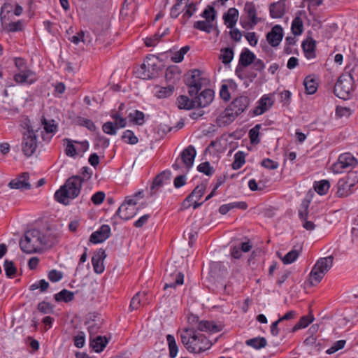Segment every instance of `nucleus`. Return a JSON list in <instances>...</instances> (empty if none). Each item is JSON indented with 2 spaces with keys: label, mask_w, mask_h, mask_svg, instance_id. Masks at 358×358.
Listing matches in <instances>:
<instances>
[{
  "label": "nucleus",
  "mask_w": 358,
  "mask_h": 358,
  "mask_svg": "<svg viewBox=\"0 0 358 358\" xmlns=\"http://www.w3.org/2000/svg\"><path fill=\"white\" fill-rule=\"evenodd\" d=\"M58 242V234L51 230L41 231L32 229L25 232L20 241V247L24 252L31 254L41 252L44 249L50 248Z\"/></svg>",
  "instance_id": "1"
},
{
  "label": "nucleus",
  "mask_w": 358,
  "mask_h": 358,
  "mask_svg": "<svg viewBox=\"0 0 358 358\" xmlns=\"http://www.w3.org/2000/svg\"><path fill=\"white\" fill-rule=\"evenodd\" d=\"M83 184L82 177L73 176L68 178L64 185L56 191L55 199L60 203L68 205L69 200L76 198L80 193Z\"/></svg>",
  "instance_id": "2"
},
{
  "label": "nucleus",
  "mask_w": 358,
  "mask_h": 358,
  "mask_svg": "<svg viewBox=\"0 0 358 358\" xmlns=\"http://www.w3.org/2000/svg\"><path fill=\"white\" fill-rule=\"evenodd\" d=\"M185 332L187 335H181V341L189 352L201 353L211 348V341L196 329H186Z\"/></svg>",
  "instance_id": "3"
},
{
  "label": "nucleus",
  "mask_w": 358,
  "mask_h": 358,
  "mask_svg": "<svg viewBox=\"0 0 358 358\" xmlns=\"http://www.w3.org/2000/svg\"><path fill=\"white\" fill-rule=\"evenodd\" d=\"M356 71H358V67L356 66H347L345 69V71L340 76L334 86V92L336 96L344 100L350 98Z\"/></svg>",
  "instance_id": "4"
},
{
  "label": "nucleus",
  "mask_w": 358,
  "mask_h": 358,
  "mask_svg": "<svg viewBox=\"0 0 358 358\" xmlns=\"http://www.w3.org/2000/svg\"><path fill=\"white\" fill-rule=\"evenodd\" d=\"M334 263L332 255L320 258L313 267L309 275V282L315 286L322 280L325 274L331 269Z\"/></svg>",
  "instance_id": "5"
},
{
  "label": "nucleus",
  "mask_w": 358,
  "mask_h": 358,
  "mask_svg": "<svg viewBox=\"0 0 358 358\" xmlns=\"http://www.w3.org/2000/svg\"><path fill=\"white\" fill-rule=\"evenodd\" d=\"M202 71L199 69H193L185 76V83L188 87V94L193 96L199 93L206 79L202 76Z\"/></svg>",
  "instance_id": "6"
},
{
  "label": "nucleus",
  "mask_w": 358,
  "mask_h": 358,
  "mask_svg": "<svg viewBox=\"0 0 358 358\" xmlns=\"http://www.w3.org/2000/svg\"><path fill=\"white\" fill-rule=\"evenodd\" d=\"M136 76L143 80H149L155 78L158 74L157 65L151 58L146 60L134 71Z\"/></svg>",
  "instance_id": "7"
},
{
  "label": "nucleus",
  "mask_w": 358,
  "mask_h": 358,
  "mask_svg": "<svg viewBox=\"0 0 358 358\" xmlns=\"http://www.w3.org/2000/svg\"><path fill=\"white\" fill-rule=\"evenodd\" d=\"M164 289H175L177 285H182L184 282V275L173 268H166L164 275Z\"/></svg>",
  "instance_id": "8"
},
{
  "label": "nucleus",
  "mask_w": 358,
  "mask_h": 358,
  "mask_svg": "<svg viewBox=\"0 0 358 358\" xmlns=\"http://www.w3.org/2000/svg\"><path fill=\"white\" fill-rule=\"evenodd\" d=\"M358 164L357 159L350 153L339 155L338 161L333 164L332 169L336 173H342L345 169H353Z\"/></svg>",
  "instance_id": "9"
},
{
  "label": "nucleus",
  "mask_w": 358,
  "mask_h": 358,
  "mask_svg": "<svg viewBox=\"0 0 358 358\" xmlns=\"http://www.w3.org/2000/svg\"><path fill=\"white\" fill-rule=\"evenodd\" d=\"M37 148L36 135L33 129L28 127L24 134L22 141V152L27 157L31 156Z\"/></svg>",
  "instance_id": "10"
},
{
  "label": "nucleus",
  "mask_w": 358,
  "mask_h": 358,
  "mask_svg": "<svg viewBox=\"0 0 358 358\" xmlns=\"http://www.w3.org/2000/svg\"><path fill=\"white\" fill-rule=\"evenodd\" d=\"M196 108H204L208 106L213 100L214 91L205 89L199 94L194 95Z\"/></svg>",
  "instance_id": "11"
},
{
  "label": "nucleus",
  "mask_w": 358,
  "mask_h": 358,
  "mask_svg": "<svg viewBox=\"0 0 358 358\" xmlns=\"http://www.w3.org/2000/svg\"><path fill=\"white\" fill-rule=\"evenodd\" d=\"M273 100L269 94H264L257 102V106L250 113L253 116L262 115L269 110L273 105Z\"/></svg>",
  "instance_id": "12"
},
{
  "label": "nucleus",
  "mask_w": 358,
  "mask_h": 358,
  "mask_svg": "<svg viewBox=\"0 0 358 358\" xmlns=\"http://www.w3.org/2000/svg\"><path fill=\"white\" fill-rule=\"evenodd\" d=\"M14 80L19 84H33L37 80L36 74L30 69H24L14 75Z\"/></svg>",
  "instance_id": "13"
},
{
  "label": "nucleus",
  "mask_w": 358,
  "mask_h": 358,
  "mask_svg": "<svg viewBox=\"0 0 358 358\" xmlns=\"http://www.w3.org/2000/svg\"><path fill=\"white\" fill-rule=\"evenodd\" d=\"M171 173L169 170L164 171L159 173L154 179L150 187V195L152 196L157 193L158 189L162 187L171 178Z\"/></svg>",
  "instance_id": "14"
},
{
  "label": "nucleus",
  "mask_w": 358,
  "mask_h": 358,
  "mask_svg": "<svg viewBox=\"0 0 358 358\" xmlns=\"http://www.w3.org/2000/svg\"><path fill=\"white\" fill-rule=\"evenodd\" d=\"M283 38V30L280 25L276 24L266 34V40L272 47L278 46Z\"/></svg>",
  "instance_id": "15"
},
{
  "label": "nucleus",
  "mask_w": 358,
  "mask_h": 358,
  "mask_svg": "<svg viewBox=\"0 0 358 358\" xmlns=\"http://www.w3.org/2000/svg\"><path fill=\"white\" fill-rule=\"evenodd\" d=\"M110 236V227L107 224H103L99 229V230L91 234L90 241L94 244L101 243L109 238Z\"/></svg>",
  "instance_id": "16"
},
{
  "label": "nucleus",
  "mask_w": 358,
  "mask_h": 358,
  "mask_svg": "<svg viewBox=\"0 0 358 358\" xmlns=\"http://www.w3.org/2000/svg\"><path fill=\"white\" fill-rule=\"evenodd\" d=\"M106 257L105 250L99 249L92 257V264L96 273L101 274L104 271L103 259Z\"/></svg>",
  "instance_id": "17"
},
{
  "label": "nucleus",
  "mask_w": 358,
  "mask_h": 358,
  "mask_svg": "<svg viewBox=\"0 0 358 358\" xmlns=\"http://www.w3.org/2000/svg\"><path fill=\"white\" fill-rule=\"evenodd\" d=\"M29 175L28 173H22L18 178L12 180L9 183L8 186L11 189H30L31 187V184L28 182Z\"/></svg>",
  "instance_id": "18"
},
{
  "label": "nucleus",
  "mask_w": 358,
  "mask_h": 358,
  "mask_svg": "<svg viewBox=\"0 0 358 358\" xmlns=\"http://www.w3.org/2000/svg\"><path fill=\"white\" fill-rule=\"evenodd\" d=\"M196 152L194 147L192 145L185 148L180 154L181 161L187 169L192 166Z\"/></svg>",
  "instance_id": "19"
},
{
  "label": "nucleus",
  "mask_w": 358,
  "mask_h": 358,
  "mask_svg": "<svg viewBox=\"0 0 358 358\" xmlns=\"http://www.w3.org/2000/svg\"><path fill=\"white\" fill-rule=\"evenodd\" d=\"M138 211V208L129 206L126 203H122L116 211L115 215L122 220H128L134 217Z\"/></svg>",
  "instance_id": "20"
},
{
  "label": "nucleus",
  "mask_w": 358,
  "mask_h": 358,
  "mask_svg": "<svg viewBox=\"0 0 358 358\" xmlns=\"http://www.w3.org/2000/svg\"><path fill=\"white\" fill-rule=\"evenodd\" d=\"M287 0H279L270 5L269 12L272 18H280L286 12Z\"/></svg>",
  "instance_id": "21"
},
{
  "label": "nucleus",
  "mask_w": 358,
  "mask_h": 358,
  "mask_svg": "<svg viewBox=\"0 0 358 358\" xmlns=\"http://www.w3.org/2000/svg\"><path fill=\"white\" fill-rule=\"evenodd\" d=\"M222 329L223 325L221 324H217L213 321L201 320V322L198 324L196 330L213 334L220 332Z\"/></svg>",
  "instance_id": "22"
},
{
  "label": "nucleus",
  "mask_w": 358,
  "mask_h": 358,
  "mask_svg": "<svg viewBox=\"0 0 358 358\" xmlns=\"http://www.w3.org/2000/svg\"><path fill=\"white\" fill-rule=\"evenodd\" d=\"M236 76L246 83V48L243 49L239 59L238 64L236 69Z\"/></svg>",
  "instance_id": "23"
},
{
  "label": "nucleus",
  "mask_w": 358,
  "mask_h": 358,
  "mask_svg": "<svg viewBox=\"0 0 358 358\" xmlns=\"http://www.w3.org/2000/svg\"><path fill=\"white\" fill-rule=\"evenodd\" d=\"M237 116L229 107H227L217 117V123L220 127L227 125L232 122Z\"/></svg>",
  "instance_id": "24"
},
{
  "label": "nucleus",
  "mask_w": 358,
  "mask_h": 358,
  "mask_svg": "<svg viewBox=\"0 0 358 358\" xmlns=\"http://www.w3.org/2000/svg\"><path fill=\"white\" fill-rule=\"evenodd\" d=\"M262 21L261 17L257 15V10L253 3H248V29H252Z\"/></svg>",
  "instance_id": "25"
},
{
  "label": "nucleus",
  "mask_w": 358,
  "mask_h": 358,
  "mask_svg": "<svg viewBox=\"0 0 358 358\" xmlns=\"http://www.w3.org/2000/svg\"><path fill=\"white\" fill-rule=\"evenodd\" d=\"M228 107L234 112L235 115H239L246 108V96H239L233 100Z\"/></svg>",
  "instance_id": "26"
},
{
  "label": "nucleus",
  "mask_w": 358,
  "mask_h": 358,
  "mask_svg": "<svg viewBox=\"0 0 358 358\" xmlns=\"http://www.w3.org/2000/svg\"><path fill=\"white\" fill-rule=\"evenodd\" d=\"M238 19V11L235 8H230L223 15L224 24L227 27L232 29Z\"/></svg>",
  "instance_id": "27"
},
{
  "label": "nucleus",
  "mask_w": 358,
  "mask_h": 358,
  "mask_svg": "<svg viewBox=\"0 0 358 358\" xmlns=\"http://www.w3.org/2000/svg\"><path fill=\"white\" fill-rule=\"evenodd\" d=\"M41 123L43 125L44 130L47 134H51L53 135L57 131V124L55 123L54 120H48L45 117H43L41 119ZM52 136L46 138L45 135L43 134L42 138L43 141L47 140L48 141H50Z\"/></svg>",
  "instance_id": "28"
},
{
  "label": "nucleus",
  "mask_w": 358,
  "mask_h": 358,
  "mask_svg": "<svg viewBox=\"0 0 358 358\" xmlns=\"http://www.w3.org/2000/svg\"><path fill=\"white\" fill-rule=\"evenodd\" d=\"M190 99L185 95H180L177 98L176 103L179 109L191 110L196 108L194 96Z\"/></svg>",
  "instance_id": "29"
},
{
  "label": "nucleus",
  "mask_w": 358,
  "mask_h": 358,
  "mask_svg": "<svg viewBox=\"0 0 358 358\" xmlns=\"http://www.w3.org/2000/svg\"><path fill=\"white\" fill-rule=\"evenodd\" d=\"M108 341L105 336H98L90 340V348L96 352H102L108 344Z\"/></svg>",
  "instance_id": "30"
},
{
  "label": "nucleus",
  "mask_w": 358,
  "mask_h": 358,
  "mask_svg": "<svg viewBox=\"0 0 358 358\" xmlns=\"http://www.w3.org/2000/svg\"><path fill=\"white\" fill-rule=\"evenodd\" d=\"M352 187L344 178L340 179L337 184L336 195L341 198L346 197L352 193Z\"/></svg>",
  "instance_id": "31"
},
{
  "label": "nucleus",
  "mask_w": 358,
  "mask_h": 358,
  "mask_svg": "<svg viewBox=\"0 0 358 358\" xmlns=\"http://www.w3.org/2000/svg\"><path fill=\"white\" fill-rule=\"evenodd\" d=\"M174 90V86L171 85L168 87L156 86L155 95L158 99L168 98L173 94Z\"/></svg>",
  "instance_id": "32"
},
{
  "label": "nucleus",
  "mask_w": 358,
  "mask_h": 358,
  "mask_svg": "<svg viewBox=\"0 0 358 358\" xmlns=\"http://www.w3.org/2000/svg\"><path fill=\"white\" fill-rule=\"evenodd\" d=\"M316 48L315 41L310 38L302 43V48L304 52L305 56L308 58H313L315 57V50Z\"/></svg>",
  "instance_id": "33"
},
{
  "label": "nucleus",
  "mask_w": 358,
  "mask_h": 358,
  "mask_svg": "<svg viewBox=\"0 0 358 358\" xmlns=\"http://www.w3.org/2000/svg\"><path fill=\"white\" fill-rule=\"evenodd\" d=\"M54 298L57 302L64 301L65 303H69L73 300L74 293L73 292L64 289L58 292L57 294H55L54 295Z\"/></svg>",
  "instance_id": "34"
},
{
  "label": "nucleus",
  "mask_w": 358,
  "mask_h": 358,
  "mask_svg": "<svg viewBox=\"0 0 358 358\" xmlns=\"http://www.w3.org/2000/svg\"><path fill=\"white\" fill-rule=\"evenodd\" d=\"M314 317L310 311L308 315L301 317L299 321L294 326L292 331H295L298 329L307 327L313 321Z\"/></svg>",
  "instance_id": "35"
},
{
  "label": "nucleus",
  "mask_w": 358,
  "mask_h": 358,
  "mask_svg": "<svg viewBox=\"0 0 358 358\" xmlns=\"http://www.w3.org/2000/svg\"><path fill=\"white\" fill-rule=\"evenodd\" d=\"M247 344L255 350H260L267 345V341L264 337L258 336L248 340Z\"/></svg>",
  "instance_id": "36"
},
{
  "label": "nucleus",
  "mask_w": 358,
  "mask_h": 358,
  "mask_svg": "<svg viewBox=\"0 0 358 358\" xmlns=\"http://www.w3.org/2000/svg\"><path fill=\"white\" fill-rule=\"evenodd\" d=\"M146 296L145 292H137L131 299L130 305H129V310L131 311H133L134 310H138L141 304L143 303V299H144Z\"/></svg>",
  "instance_id": "37"
},
{
  "label": "nucleus",
  "mask_w": 358,
  "mask_h": 358,
  "mask_svg": "<svg viewBox=\"0 0 358 358\" xmlns=\"http://www.w3.org/2000/svg\"><path fill=\"white\" fill-rule=\"evenodd\" d=\"M136 8L134 0H124L122 7L120 10L122 15L127 16L133 14Z\"/></svg>",
  "instance_id": "38"
},
{
  "label": "nucleus",
  "mask_w": 358,
  "mask_h": 358,
  "mask_svg": "<svg viewBox=\"0 0 358 358\" xmlns=\"http://www.w3.org/2000/svg\"><path fill=\"white\" fill-rule=\"evenodd\" d=\"M306 92L308 94H313L317 90V83L310 76H307L303 81Z\"/></svg>",
  "instance_id": "39"
},
{
  "label": "nucleus",
  "mask_w": 358,
  "mask_h": 358,
  "mask_svg": "<svg viewBox=\"0 0 358 358\" xmlns=\"http://www.w3.org/2000/svg\"><path fill=\"white\" fill-rule=\"evenodd\" d=\"M330 187V183L327 180H322L319 182H315L314 184V189L315 192L320 195L326 194Z\"/></svg>",
  "instance_id": "40"
},
{
  "label": "nucleus",
  "mask_w": 358,
  "mask_h": 358,
  "mask_svg": "<svg viewBox=\"0 0 358 358\" xmlns=\"http://www.w3.org/2000/svg\"><path fill=\"white\" fill-rule=\"evenodd\" d=\"M166 341L169 345V357L170 358H175L178 352V348L173 336L168 334L166 336Z\"/></svg>",
  "instance_id": "41"
},
{
  "label": "nucleus",
  "mask_w": 358,
  "mask_h": 358,
  "mask_svg": "<svg viewBox=\"0 0 358 358\" xmlns=\"http://www.w3.org/2000/svg\"><path fill=\"white\" fill-rule=\"evenodd\" d=\"M292 32L294 36H299L303 31V24L301 18L299 16L294 17L292 22Z\"/></svg>",
  "instance_id": "42"
},
{
  "label": "nucleus",
  "mask_w": 358,
  "mask_h": 358,
  "mask_svg": "<svg viewBox=\"0 0 358 358\" xmlns=\"http://www.w3.org/2000/svg\"><path fill=\"white\" fill-rule=\"evenodd\" d=\"M261 127L262 124H257L249 131L248 134L250 140V143L252 145H257L259 143L260 139L259 136Z\"/></svg>",
  "instance_id": "43"
},
{
  "label": "nucleus",
  "mask_w": 358,
  "mask_h": 358,
  "mask_svg": "<svg viewBox=\"0 0 358 358\" xmlns=\"http://www.w3.org/2000/svg\"><path fill=\"white\" fill-rule=\"evenodd\" d=\"M245 162V155L243 152L238 151L234 155V160L231 164L232 169L237 170Z\"/></svg>",
  "instance_id": "44"
},
{
  "label": "nucleus",
  "mask_w": 358,
  "mask_h": 358,
  "mask_svg": "<svg viewBox=\"0 0 358 358\" xmlns=\"http://www.w3.org/2000/svg\"><path fill=\"white\" fill-rule=\"evenodd\" d=\"M245 252H246V242H242L240 245L234 246L231 249V255L235 259H239Z\"/></svg>",
  "instance_id": "45"
},
{
  "label": "nucleus",
  "mask_w": 358,
  "mask_h": 358,
  "mask_svg": "<svg viewBox=\"0 0 358 358\" xmlns=\"http://www.w3.org/2000/svg\"><path fill=\"white\" fill-rule=\"evenodd\" d=\"M130 120L138 125H142L145 122V115L143 112L139 110H134L129 115Z\"/></svg>",
  "instance_id": "46"
},
{
  "label": "nucleus",
  "mask_w": 358,
  "mask_h": 358,
  "mask_svg": "<svg viewBox=\"0 0 358 358\" xmlns=\"http://www.w3.org/2000/svg\"><path fill=\"white\" fill-rule=\"evenodd\" d=\"M234 57V52L232 49L226 48L221 50V54L220 55V59L222 60L224 64H229Z\"/></svg>",
  "instance_id": "47"
},
{
  "label": "nucleus",
  "mask_w": 358,
  "mask_h": 358,
  "mask_svg": "<svg viewBox=\"0 0 358 358\" xmlns=\"http://www.w3.org/2000/svg\"><path fill=\"white\" fill-rule=\"evenodd\" d=\"M122 141L128 144L135 145L138 143V139L131 130H126L122 136Z\"/></svg>",
  "instance_id": "48"
},
{
  "label": "nucleus",
  "mask_w": 358,
  "mask_h": 358,
  "mask_svg": "<svg viewBox=\"0 0 358 358\" xmlns=\"http://www.w3.org/2000/svg\"><path fill=\"white\" fill-rule=\"evenodd\" d=\"M194 27L196 29L203 31L206 33H210L213 29L211 22L208 21H196L194 24Z\"/></svg>",
  "instance_id": "49"
},
{
  "label": "nucleus",
  "mask_w": 358,
  "mask_h": 358,
  "mask_svg": "<svg viewBox=\"0 0 358 358\" xmlns=\"http://www.w3.org/2000/svg\"><path fill=\"white\" fill-rule=\"evenodd\" d=\"M207 187V184L202 182L198 185L190 193L191 196L194 197L196 200L200 199L203 195Z\"/></svg>",
  "instance_id": "50"
},
{
  "label": "nucleus",
  "mask_w": 358,
  "mask_h": 358,
  "mask_svg": "<svg viewBox=\"0 0 358 358\" xmlns=\"http://www.w3.org/2000/svg\"><path fill=\"white\" fill-rule=\"evenodd\" d=\"M4 269L7 277L12 278L15 276L17 268L12 261L6 260L4 262Z\"/></svg>",
  "instance_id": "51"
},
{
  "label": "nucleus",
  "mask_w": 358,
  "mask_h": 358,
  "mask_svg": "<svg viewBox=\"0 0 358 358\" xmlns=\"http://www.w3.org/2000/svg\"><path fill=\"white\" fill-rule=\"evenodd\" d=\"M299 255V251L298 250L293 249L287 252L283 258H282V261L285 264H292L298 258Z\"/></svg>",
  "instance_id": "52"
},
{
  "label": "nucleus",
  "mask_w": 358,
  "mask_h": 358,
  "mask_svg": "<svg viewBox=\"0 0 358 358\" xmlns=\"http://www.w3.org/2000/svg\"><path fill=\"white\" fill-rule=\"evenodd\" d=\"M198 171L206 174V176H212L214 173V169L210 166L208 162L201 163L197 166Z\"/></svg>",
  "instance_id": "53"
},
{
  "label": "nucleus",
  "mask_w": 358,
  "mask_h": 358,
  "mask_svg": "<svg viewBox=\"0 0 358 358\" xmlns=\"http://www.w3.org/2000/svg\"><path fill=\"white\" fill-rule=\"evenodd\" d=\"M49 287V283L45 280H40L30 285L29 289L34 291L40 289L41 292L47 291Z\"/></svg>",
  "instance_id": "54"
},
{
  "label": "nucleus",
  "mask_w": 358,
  "mask_h": 358,
  "mask_svg": "<svg viewBox=\"0 0 358 358\" xmlns=\"http://www.w3.org/2000/svg\"><path fill=\"white\" fill-rule=\"evenodd\" d=\"M166 34V31L162 34H155L152 36L147 37L145 39V45L147 47H154L155 46L159 41L160 38Z\"/></svg>",
  "instance_id": "55"
},
{
  "label": "nucleus",
  "mask_w": 358,
  "mask_h": 358,
  "mask_svg": "<svg viewBox=\"0 0 358 358\" xmlns=\"http://www.w3.org/2000/svg\"><path fill=\"white\" fill-rule=\"evenodd\" d=\"M189 47L188 45H185L180 48V50L176 52L173 57L172 60L178 63L183 60L184 55L189 51Z\"/></svg>",
  "instance_id": "56"
},
{
  "label": "nucleus",
  "mask_w": 358,
  "mask_h": 358,
  "mask_svg": "<svg viewBox=\"0 0 358 358\" xmlns=\"http://www.w3.org/2000/svg\"><path fill=\"white\" fill-rule=\"evenodd\" d=\"M24 24L22 20H18L17 22H12L6 25V29L9 32H17L22 31Z\"/></svg>",
  "instance_id": "57"
},
{
  "label": "nucleus",
  "mask_w": 358,
  "mask_h": 358,
  "mask_svg": "<svg viewBox=\"0 0 358 358\" xmlns=\"http://www.w3.org/2000/svg\"><path fill=\"white\" fill-rule=\"evenodd\" d=\"M215 10L213 6H208L203 10L201 16L206 19V21L213 22L215 17Z\"/></svg>",
  "instance_id": "58"
},
{
  "label": "nucleus",
  "mask_w": 358,
  "mask_h": 358,
  "mask_svg": "<svg viewBox=\"0 0 358 358\" xmlns=\"http://www.w3.org/2000/svg\"><path fill=\"white\" fill-rule=\"evenodd\" d=\"M37 309L41 313L49 314L53 312L54 306L48 302L42 301L38 304Z\"/></svg>",
  "instance_id": "59"
},
{
  "label": "nucleus",
  "mask_w": 358,
  "mask_h": 358,
  "mask_svg": "<svg viewBox=\"0 0 358 358\" xmlns=\"http://www.w3.org/2000/svg\"><path fill=\"white\" fill-rule=\"evenodd\" d=\"M111 117L115 120V124L117 128H124L127 126L126 118L122 117L119 113H112Z\"/></svg>",
  "instance_id": "60"
},
{
  "label": "nucleus",
  "mask_w": 358,
  "mask_h": 358,
  "mask_svg": "<svg viewBox=\"0 0 358 358\" xmlns=\"http://www.w3.org/2000/svg\"><path fill=\"white\" fill-rule=\"evenodd\" d=\"M73 340L74 345L76 348H83L85 343V334L83 331H79L75 336H73Z\"/></svg>",
  "instance_id": "61"
},
{
  "label": "nucleus",
  "mask_w": 358,
  "mask_h": 358,
  "mask_svg": "<svg viewBox=\"0 0 358 358\" xmlns=\"http://www.w3.org/2000/svg\"><path fill=\"white\" fill-rule=\"evenodd\" d=\"M309 206V201L303 200L301 204L300 209L299 210V216L301 221L306 220L308 217V208Z\"/></svg>",
  "instance_id": "62"
},
{
  "label": "nucleus",
  "mask_w": 358,
  "mask_h": 358,
  "mask_svg": "<svg viewBox=\"0 0 358 358\" xmlns=\"http://www.w3.org/2000/svg\"><path fill=\"white\" fill-rule=\"evenodd\" d=\"M118 128L112 122H107L103 124V131L107 134L115 135Z\"/></svg>",
  "instance_id": "63"
},
{
  "label": "nucleus",
  "mask_w": 358,
  "mask_h": 358,
  "mask_svg": "<svg viewBox=\"0 0 358 358\" xmlns=\"http://www.w3.org/2000/svg\"><path fill=\"white\" fill-rule=\"evenodd\" d=\"M344 179L353 187L358 182V171H349Z\"/></svg>",
  "instance_id": "64"
}]
</instances>
